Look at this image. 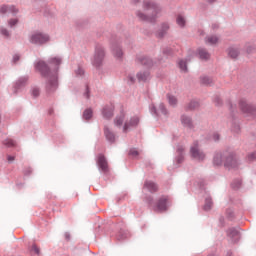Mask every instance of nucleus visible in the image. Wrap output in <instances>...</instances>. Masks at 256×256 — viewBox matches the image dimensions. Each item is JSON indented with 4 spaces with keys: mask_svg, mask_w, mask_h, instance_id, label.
Returning <instances> with one entry per match:
<instances>
[{
    "mask_svg": "<svg viewBox=\"0 0 256 256\" xmlns=\"http://www.w3.org/2000/svg\"><path fill=\"white\" fill-rule=\"evenodd\" d=\"M215 0H209L210 3H213Z\"/></svg>",
    "mask_w": 256,
    "mask_h": 256,
    "instance_id": "49530a36",
    "label": "nucleus"
},
{
    "mask_svg": "<svg viewBox=\"0 0 256 256\" xmlns=\"http://www.w3.org/2000/svg\"><path fill=\"white\" fill-rule=\"evenodd\" d=\"M7 161L8 163H13L15 161V156H8Z\"/></svg>",
    "mask_w": 256,
    "mask_h": 256,
    "instance_id": "e433bc0d",
    "label": "nucleus"
},
{
    "mask_svg": "<svg viewBox=\"0 0 256 256\" xmlns=\"http://www.w3.org/2000/svg\"><path fill=\"white\" fill-rule=\"evenodd\" d=\"M178 65H179L181 71H183L184 73L187 72V62H185L184 60H180L178 62Z\"/></svg>",
    "mask_w": 256,
    "mask_h": 256,
    "instance_id": "a878e982",
    "label": "nucleus"
},
{
    "mask_svg": "<svg viewBox=\"0 0 256 256\" xmlns=\"http://www.w3.org/2000/svg\"><path fill=\"white\" fill-rule=\"evenodd\" d=\"M213 139H214V141H219V134H215V135L213 136Z\"/></svg>",
    "mask_w": 256,
    "mask_h": 256,
    "instance_id": "79ce46f5",
    "label": "nucleus"
},
{
    "mask_svg": "<svg viewBox=\"0 0 256 256\" xmlns=\"http://www.w3.org/2000/svg\"><path fill=\"white\" fill-rule=\"evenodd\" d=\"M66 239H69V234H66Z\"/></svg>",
    "mask_w": 256,
    "mask_h": 256,
    "instance_id": "a18cd8bd",
    "label": "nucleus"
},
{
    "mask_svg": "<svg viewBox=\"0 0 256 256\" xmlns=\"http://www.w3.org/2000/svg\"><path fill=\"white\" fill-rule=\"evenodd\" d=\"M144 9H145V11H147V15H145L143 13H138V17L142 21H150L151 23H153V21H155V18L161 11V8L159 6H157L155 3H153L149 0L144 1Z\"/></svg>",
    "mask_w": 256,
    "mask_h": 256,
    "instance_id": "20e7f679",
    "label": "nucleus"
},
{
    "mask_svg": "<svg viewBox=\"0 0 256 256\" xmlns=\"http://www.w3.org/2000/svg\"><path fill=\"white\" fill-rule=\"evenodd\" d=\"M201 83L203 85H211V83H213V81L209 77H202L201 78Z\"/></svg>",
    "mask_w": 256,
    "mask_h": 256,
    "instance_id": "cd10ccee",
    "label": "nucleus"
},
{
    "mask_svg": "<svg viewBox=\"0 0 256 256\" xmlns=\"http://www.w3.org/2000/svg\"><path fill=\"white\" fill-rule=\"evenodd\" d=\"M113 54L115 57H117V59H121V57H123V50H121L119 47H114Z\"/></svg>",
    "mask_w": 256,
    "mask_h": 256,
    "instance_id": "aec40b11",
    "label": "nucleus"
},
{
    "mask_svg": "<svg viewBox=\"0 0 256 256\" xmlns=\"http://www.w3.org/2000/svg\"><path fill=\"white\" fill-rule=\"evenodd\" d=\"M206 43L208 45H216V43H219V38L217 36H209L206 38Z\"/></svg>",
    "mask_w": 256,
    "mask_h": 256,
    "instance_id": "6ab92c4d",
    "label": "nucleus"
},
{
    "mask_svg": "<svg viewBox=\"0 0 256 256\" xmlns=\"http://www.w3.org/2000/svg\"><path fill=\"white\" fill-rule=\"evenodd\" d=\"M105 58V50L102 47H99L95 51L93 65L99 67L101 63H103V59Z\"/></svg>",
    "mask_w": 256,
    "mask_h": 256,
    "instance_id": "0eeeda50",
    "label": "nucleus"
},
{
    "mask_svg": "<svg viewBox=\"0 0 256 256\" xmlns=\"http://www.w3.org/2000/svg\"><path fill=\"white\" fill-rule=\"evenodd\" d=\"M130 155H134L135 157H137V155H139V152L137 150H131Z\"/></svg>",
    "mask_w": 256,
    "mask_h": 256,
    "instance_id": "4c0bfd02",
    "label": "nucleus"
},
{
    "mask_svg": "<svg viewBox=\"0 0 256 256\" xmlns=\"http://www.w3.org/2000/svg\"><path fill=\"white\" fill-rule=\"evenodd\" d=\"M142 63L144 65H151V60L144 59V60H142Z\"/></svg>",
    "mask_w": 256,
    "mask_h": 256,
    "instance_id": "58836bf2",
    "label": "nucleus"
},
{
    "mask_svg": "<svg viewBox=\"0 0 256 256\" xmlns=\"http://www.w3.org/2000/svg\"><path fill=\"white\" fill-rule=\"evenodd\" d=\"M176 23L177 25H179V27H185V18L181 15H178L177 18H176Z\"/></svg>",
    "mask_w": 256,
    "mask_h": 256,
    "instance_id": "4be33fe9",
    "label": "nucleus"
},
{
    "mask_svg": "<svg viewBox=\"0 0 256 256\" xmlns=\"http://www.w3.org/2000/svg\"><path fill=\"white\" fill-rule=\"evenodd\" d=\"M167 201H169V199L166 196L161 197L158 200L154 211H158V213H163V211H167Z\"/></svg>",
    "mask_w": 256,
    "mask_h": 256,
    "instance_id": "1a4fd4ad",
    "label": "nucleus"
},
{
    "mask_svg": "<svg viewBox=\"0 0 256 256\" xmlns=\"http://www.w3.org/2000/svg\"><path fill=\"white\" fill-rule=\"evenodd\" d=\"M197 107H199V102L197 101H192L188 105V109L190 110L197 109Z\"/></svg>",
    "mask_w": 256,
    "mask_h": 256,
    "instance_id": "c85d7f7f",
    "label": "nucleus"
},
{
    "mask_svg": "<svg viewBox=\"0 0 256 256\" xmlns=\"http://www.w3.org/2000/svg\"><path fill=\"white\" fill-rule=\"evenodd\" d=\"M130 81L134 83L135 79L133 77H129Z\"/></svg>",
    "mask_w": 256,
    "mask_h": 256,
    "instance_id": "37998d69",
    "label": "nucleus"
},
{
    "mask_svg": "<svg viewBox=\"0 0 256 256\" xmlns=\"http://www.w3.org/2000/svg\"><path fill=\"white\" fill-rule=\"evenodd\" d=\"M97 165L99 169H101V171H103L104 173H107V171H109V164L107 163V158H105V155H98Z\"/></svg>",
    "mask_w": 256,
    "mask_h": 256,
    "instance_id": "6e6552de",
    "label": "nucleus"
},
{
    "mask_svg": "<svg viewBox=\"0 0 256 256\" xmlns=\"http://www.w3.org/2000/svg\"><path fill=\"white\" fill-rule=\"evenodd\" d=\"M49 64L50 67H52V70H49V66H47L44 61H39L36 64V69L41 73L43 77L48 79L47 91L51 93L57 89V70L61 65V60L60 58L53 57L50 59Z\"/></svg>",
    "mask_w": 256,
    "mask_h": 256,
    "instance_id": "f257e3e1",
    "label": "nucleus"
},
{
    "mask_svg": "<svg viewBox=\"0 0 256 256\" xmlns=\"http://www.w3.org/2000/svg\"><path fill=\"white\" fill-rule=\"evenodd\" d=\"M198 55H199L200 59H204V60H207V59H209V57H211V54H209V52H207V50H205L203 48H200L198 50Z\"/></svg>",
    "mask_w": 256,
    "mask_h": 256,
    "instance_id": "2eb2a0df",
    "label": "nucleus"
},
{
    "mask_svg": "<svg viewBox=\"0 0 256 256\" xmlns=\"http://www.w3.org/2000/svg\"><path fill=\"white\" fill-rule=\"evenodd\" d=\"M222 164H224L226 169H235L238 165L237 158L233 154L216 153L213 159V165L221 167Z\"/></svg>",
    "mask_w": 256,
    "mask_h": 256,
    "instance_id": "7ed1b4c3",
    "label": "nucleus"
},
{
    "mask_svg": "<svg viewBox=\"0 0 256 256\" xmlns=\"http://www.w3.org/2000/svg\"><path fill=\"white\" fill-rule=\"evenodd\" d=\"M167 99H168V102H169V105H177V98L171 94H168L167 95Z\"/></svg>",
    "mask_w": 256,
    "mask_h": 256,
    "instance_id": "393cba45",
    "label": "nucleus"
},
{
    "mask_svg": "<svg viewBox=\"0 0 256 256\" xmlns=\"http://www.w3.org/2000/svg\"><path fill=\"white\" fill-rule=\"evenodd\" d=\"M13 61H14V63H17V61H19V55H15L13 57Z\"/></svg>",
    "mask_w": 256,
    "mask_h": 256,
    "instance_id": "a19ab883",
    "label": "nucleus"
},
{
    "mask_svg": "<svg viewBox=\"0 0 256 256\" xmlns=\"http://www.w3.org/2000/svg\"><path fill=\"white\" fill-rule=\"evenodd\" d=\"M32 95H33L34 97H39V89H34V90L32 91Z\"/></svg>",
    "mask_w": 256,
    "mask_h": 256,
    "instance_id": "c9c22d12",
    "label": "nucleus"
},
{
    "mask_svg": "<svg viewBox=\"0 0 256 256\" xmlns=\"http://www.w3.org/2000/svg\"><path fill=\"white\" fill-rule=\"evenodd\" d=\"M144 189H148L150 193H156V191L159 190V187L152 181H146L144 184Z\"/></svg>",
    "mask_w": 256,
    "mask_h": 256,
    "instance_id": "9b49d317",
    "label": "nucleus"
},
{
    "mask_svg": "<svg viewBox=\"0 0 256 256\" xmlns=\"http://www.w3.org/2000/svg\"><path fill=\"white\" fill-rule=\"evenodd\" d=\"M228 55L232 59H237L239 57V50L237 48H229Z\"/></svg>",
    "mask_w": 256,
    "mask_h": 256,
    "instance_id": "f3484780",
    "label": "nucleus"
},
{
    "mask_svg": "<svg viewBox=\"0 0 256 256\" xmlns=\"http://www.w3.org/2000/svg\"><path fill=\"white\" fill-rule=\"evenodd\" d=\"M248 159H249L250 161H253V159H256V152H253V153H251L250 155H248Z\"/></svg>",
    "mask_w": 256,
    "mask_h": 256,
    "instance_id": "72a5a7b5",
    "label": "nucleus"
},
{
    "mask_svg": "<svg viewBox=\"0 0 256 256\" xmlns=\"http://www.w3.org/2000/svg\"><path fill=\"white\" fill-rule=\"evenodd\" d=\"M239 107L243 113H253L254 111L253 106L247 104V101L245 100H240Z\"/></svg>",
    "mask_w": 256,
    "mask_h": 256,
    "instance_id": "9d476101",
    "label": "nucleus"
},
{
    "mask_svg": "<svg viewBox=\"0 0 256 256\" xmlns=\"http://www.w3.org/2000/svg\"><path fill=\"white\" fill-rule=\"evenodd\" d=\"M17 19H11L10 21H9V25L11 26V27H14V25H17Z\"/></svg>",
    "mask_w": 256,
    "mask_h": 256,
    "instance_id": "473e14b6",
    "label": "nucleus"
},
{
    "mask_svg": "<svg viewBox=\"0 0 256 256\" xmlns=\"http://www.w3.org/2000/svg\"><path fill=\"white\" fill-rule=\"evenodd\" d=\"M213 207V200L211 198L206 199L204 209L205 211H209Z\"/></svg>",
    "mask_w": 256,
    "mask_h": 256,
    "instance_id": "b1692460",
    "label": "nucleus"
},
{
    "mask_svg": "<svg viewBox=\"0 0 256 256\" xmlns=\"http://www.w3.org/2000/svg\"><path fill=\"white\" fill-rule=\"evenodd\" d=\"M228 235L232 239H236V241L239 240V230H237V228H230L228 230Z\"/></svg>",
    "mask_w": 256,
    "mask_h": 256,
    "instance_id": "4468645a",
    "label": "nucleus"
},
{
    "mask_svg": "<svg viewBox=\"0 0 256 256\" xmlns=\"http://www.w3.org/2000/svg\"><path fill=\"white\" fill-rule=\"evenodd\" d=\"M183 125H186V127H189L191 125V118L187 117V116H182L181 119Z\"/></svg>",
    "mask_w": 256,
    "mask_h": 256,
    "instance_id": "bb28decb",
    "label": "nucleus"
},
{
    "mask_svg": "<svg viewBox=\"0 0 256 256\" xmlns=\"http://www.w3.org/2000/svg\"><path fill=\"white\" fill-rule=\"evenodd\" d=\"M11 12V13H17V9H15V6L12 7H8V6H2L0 8V13H7V12Z\"/></svg>",
    "mask_w": 256,
    "mask_h": 256,
    "instance_id": "a211bd4d",
    "label": "nucleus"
},
{
    "mask_svg": "<svg viewBox=\"0 0 256 256\" xmlns=\"http://www.w3.org/2000/svg\"><path fill=\"white\" fill-rule=\"evenodd\" d=\"M114 125L119 127V129L123 127V133H127L129 129H133V127H137L139 125V117L134 116L129 118L125 112H121L120 115L115 118Z\"/></svg>",
    "mask_w": 256,
    "mask_h": 256,
    "instance_id": "f03ea898",
    "label": "nucleus"
},
{
    "mask_svg": "<svg viewBox=\"0 0 256 256\" xmlns=\"http://www.w3.org/2000/svg\"><path fill=\"white\" fill-rule=\"evenodd\" d=\"M31 251L33 253H35L36 255H39V253H40L39 247H37V245H35V244L32 245Z\"/></svg>",
    "mask_w": 256,
    "mask_h": 256,
    "instance_id": "7c9ffc66",
    "label": "nucleus"
},
{
    "mask_svg": "<svg viewBox=\"0 0 256 256\" xmlns=\"http://www.w3.org/2000/svg\"><path fill=\"white\" fill-rule=\"evenodd\" d=\"M30 42L34 45H43L49 42V36L41 32H35L30 36Z\"/></svg>",
    "mask_w": 256,
    "mask_h": 256,
    "instance_id": "39448f33",
    "label": "nucleus"
},
{
    "mask_svg": "<svg viewBox=\"0 0 256 256\" xmlns=\"http://www.w3.org/2000/svg\"><path fill=\"white\" fill-rule=\"evenodd\" d=\"M191 156L198 161H203L205 159V154L199 150V144L195 142L190 148Z\"/></svg>",
    "mask_w": 256,
    "mask_h": 256,
    "instance_id": "423d86ee",
    "label": "nucleus"
},
{
    "mask_svg": "<svg viewBox=\"0 0 256 256\" xmlns=\"http://www.w3.org/2000/svg\"><path fill=\"white\" fill-rule=\"evenodd\" d=\"M83 117H84V119H86V121H89V119H91V117H93V110L86 109L83 113Z\"/></svg>",
    "mask_w": 256,
    "mask_h": 256,
    "instance_id": "5701e85b",
    "label": "nucleus"
},
{
    "mask_svg": "<svg viewBox=\"0 0 256 256\" xmlns=\"http://www.w3.org/2000/svg\"><path fill=\"white\" fill-rule=\"evenodd\" d=\"M154 113L157 115H167V110L165 109V105L160 104L158 108H154Z\"/></svg>",
    "mask_w": 256,
    "mask_h": 256,
    "instance_id": "dca6fc26",
    "label": "nucleus"
},
{
    "mask_svg": "<svg viewBox=\"0 0 256 256\" xmlns=\"http://www.w3.org/2000/svg\"><path fill=\"white\" fill-rule=\"evenodd\" d=\"M76 75H83V69L78 68V71H76Z\"/></svg>",
    "mask_w": 256,
    "mask_h": 256,
    "instance_id": "ea45409f",
    "label": "nucleus"
},
{
    "mask_svg": "<svg viewBox=\"0 0 256 256\" xmlns=\"http://www.w3.org/2000/svg\"><path fill=\"white\" fill-rule=\"evenodd\" d=\"M163 29H164V31L159 33V37H163L165 35V31H167V29H169V25L168 24H164L163 25Z\"/></svg>",
    "mask_w": 256,
    "mask_h": 256,
    "instance_id": "2f4dec72",
    "label": "nucleus"
},
{
    "mask_svg": "<svg viewBox=\"0 0 256 256\" xmlns=\"http://www.w3.org/2000/svg\"><path fill=\"white\" fill-rule=\"evenodd\" d=\"M4 145H6V147H14L15 146V141H13L12 139H6L4 141Z\"/></svg>",
    "mask_w": 256,
    "mask_h": 256,
    "instance_id": "c756f323",
    "label": "nucleus"
},
{
    "mask_svg": "<svg viewBox=\"0 0 256 256\" xmlns=\"http://www.w3.org/2000/svg\"><path fill=\"white\" fill-rule=\"evenodd\" d=\"M104 119H111L113 117V107H105L102 111Z\"/></svg>",
    "mask_w": 256,
    "mask_h": 256,
    "instance_id": "f8f14e48",
    "label": "nucleus"
},
{
    "mask_svg": "<svg viewBox=\"0 0 256 256\" xmlns=\"http://www.w3.org/2000/svg\"><path fill=\"white\" fill-rule=\"evenodd\" d=\"M1 33L2 35H4V37H9V32L7 31V29H2Z\"/></svg>",
    "mask_w": 256,
    "mask_h": 256,
    "instance_id": "f704fd0d",
    "label": "nucleus"
},
{
    "mask_svg": "<svg viewBox=\"0 0 256 256\" xmlns=\"http://www.w3.org/2000/svg\"><path fill=\"white\" fill-rule=\"evenodd\" d=\"M137 77L140 81H147L149 79V72H140L137 74Z\"/></svg>",
    "mask_w": 256,
    "mask_h": 256,
    "instance_id": "412c9836",
    "label": "nucleus"
},
{
    "mask_svg": "<svg viewBox=\"0 0 256 256\" xmlns=\"http://www.w3.org/2000/svg\"><path fill=\"white\" fill-rule=\"evenodd\" d=\"M49 115H53V109L49 110Z\"/></svg>",
    "mask_w": 256,
    "mask_h": 256,
    "instance_id": "c03bdc74",
    "label": "nucleus"
},
{
    "mask_svg": "<svg viewBox=\"0 0 256 256\" xmlns=\"http://www.w3.org/2000/svg\"><path fill=\"white\" fill-rule=\"evenodd\" d=\"M104 134L106 136V139L110 141V143H113L115 141V134L113 132L109 131L108 127L104 128Z\"/></svg>",
    "mask_w": 256,
    "mask_h": 256,
    "instance_id": "ddd939ff",
    "label": "nucleus"
}]
</instances>
